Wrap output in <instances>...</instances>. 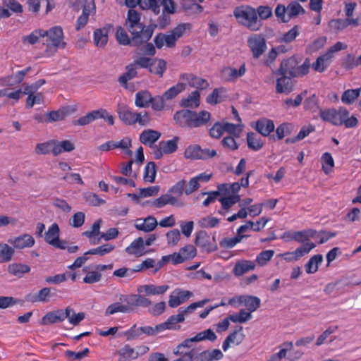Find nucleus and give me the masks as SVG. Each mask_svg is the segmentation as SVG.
<instances>
[{
    "label": "nucleus",
    "mask_w": 361,
    "mask_h": 361,
    "mask_svg": "<svg viewBox=\"0 0 361 361\" xmlns=\"http://www.w3.org/2000/svg\"><path fill=\"white\" fill-rule=\"evenodd\" d=\"M323 261L322 255L318 254L312 256L305 265V271L307 274H314L317 271L319 264Z\"/></svg>",
    "instance_id": "obj_40"
},
{
    "label": "nucleus",
    "mask_w": 361,
    "mask_h": 361,
    "mask_svg": "<svg viewBox=\"0 0 361 361\" xmlns=\"http://www.w3.org/2000/svg\"><path fill=\"white\" fill-rule=\"evenodd\" d=\"M246 72L245 65L243 64L238 70L233 67H226L223 69V74L227 80L233 81L243 76Z\"/></svg>",
    "instance_id": "obj_33"
},
{
    "label": "nucleus",
    "mask_w": 361,
    "mask_h": 361,
    "mask_svg": "<svg viewBox=\"0 0 361 361\" xmlns=\"http://www.w3.org/2000/svg\"><path fill=\"white\" fill-rule=\"evenodd\" d=\"M360 93L361 87L357 89L347 90L343 93L341 101L344 104H351L359 97Z\"/></svg>",
    "instance_id": "obj_42"
},
{
    "label": "nucleus",
    "mask_w": 361,
    "mask_h": 361,
    "mask_svg": "<svg viewBox=\"0 0 361 361\" xmlns=\"http://www.w3.org/2000/svg\"><path fill=\"white\" fill-rule=\"evenodd\" d=\"M176 123L180 127L192 128V111L183 109L176 111L173 115Z\"/></svg>",
    "instance_id": "obj_15"
},
{
    "label": "nucleus",
    "mask_w": 361,
    "mask_h": 361,
    "mask_svg": "<svg viewBox=\"0 0 361 361\" xmlns=\"http://www.w3.org/2000/svg\"><path fill=\"white\" fill-rule=\"evenodd\" d=\"M202 153V148L197 145H191L189 146L185 150V157L187 159H200V154Z\"/></svg>",
    "instance_id": "obj_60"
},
{
    "label": "nucleus",
    "mask_w": 361,
    "mask_h": 361,
    "mask_svg": "<svg viewBox=\"0 0 361 361\" xmlns=\"http://www.w3.org/2000/svg\"><path fill=\"white\" fill-rule=\"evenodd\" d=\"M319 114L323 121L335 126L344 125L346 128H353L357 124V119L353 116L348 117L349 111L345 108L321 109Z\"/></svg>",
    "instance_id": "obj_4"
},
{
    "label": "nucleus",
    "mask_w": 361,
    "mask_h": 361,
    "mask_svg": "<svg viewBox=\"0 0 361 361\" xmlns=\"http://www.w3.org/2000/svg\"><path fill=\"white\" fill-rule=\"evenodd\" d=\"M238 304L244 305L246 307L245 310L252 314L259 307L260 300L256 296L240 295L239 296Z\"/></svg>",
    "instance_id": "obj_23"
},
{
    "label": "nucleus",
    "mask_w": 361,
    "mask_h": 361,
    "mask_svg": "<svg viewBox=\"0 0 361 361\" xmlns=\"http://www.w3.org/2000/svg\"><path fill=\"white\" fill-rule=\"evenodd\" d=\"M185 90V83L178 82L176 85L170 87L163 94L166 100L175 98L178 94Z\"/></svg>",
    "instance_id": "obj_47"
},
{
    "label": "nucleus",
    "mask_w": 361,
    "mask_h": 361,
    "mask_svg": "<svg viewBox=\"0 0 361 361\" xmlns=\"http://www.w3.org/2000/svg\"><path fill=\"white\" fill-rule=\"evenodd\" d=\"M288 15L289 20L291 18H295L300 13H304L305 10L297 1H292L288 5Z\"/></svg>",
    "instance_id": "obj_57"
},
{
    "label": "nucleus",
    "mask_w": 361,
    "mask_h": 361,
    "mask_svg": "<svg viewBox=\"0 0 361 361\" xmlns=\"http://www.w3.org/2000/svg\"><path fill=\"white\" fill-rule=\"evenodd\" d=\"M300 27L295 25L288 32L282 34L279 38V42L290 43L295 39L299 35Z\"/></svg>",
    "instance_id": "obj_46"
},
{
    "label": "nucleus",
    "mask_w": 361,
    "mask_h": 361,
    "mask_svg": "<svg viewBox=\"0 0 361 361\" xmlns=\"http://www.w3.org/2000/svg\"><path fill=\"white\" fill-rule=\"evenodd\" d=\"M166 240L169 246L174 247L177 245L181 238L180 233L178 229H173L169 231L166 235Z\"/></svg>",
    "instance_id": "obj_61"
},
{
    "label": "nucleus",
    "mask_w": 361,
    "mask_h": 361,
    "mask_svg": "<svg viewBox=\"0 0 361 361\" xmlns=\"http://www.w3.org/2000/svg\"><path fill=\"white\" fill-rule=\"evenodd\" d=\"M218 189L221 191V194H228L231 192L233 195H236L240 189V185L238 183L221 184L218 185Z\"/></svg>",
    "instance_id": "obj_63"
},
{
    "label": "nucleus",
    "mask_w": 361,
    "mask_h": 361,
    "mask_svg": "<svg viewBox=\"0 0 361 361\" xmlns=\"http://www.w3.org/2000/svg\"><path fill=\"white\" fill-rule=\"evenodd\" d=\"M59 227L56 223L53 224L44 233L45 241L56 248L64 250L67 248V243L59 239Z\"/></svg>",
    "instance_id": "obj_8"
},
{
    "label": "nucleus",
    "mask_w": 361,
    "mask_h": 361,
    "mask_svg": "<svg viewBox=\"0 0 361 361\" xmlns=\"http://www.w3.org/2000/svg\"><path fill=\"white\" fill-rule=\"evenodd\" d=\"M161 327L159 324L155 326V327L149 326L137 327L136 324H135L127 332L128 339L138 338L143 334L147 336H154L162 331Z\"/></svg>",
    "instance_id": "obj_12"
},
{
    "label": "nucleus",
    "mask_w": 361,
    "mask_h": 361,
    "mask_svg": "<svg viewBox=\"0 0 361 361\" xmlns=\"http://www.w3.org/2000/svg\"><path fill=\"white\" fill-rule=\"evenodd\" d=\"M114 248L115 246L112 244H104L96 248L88 250L85 252V255H97L99 256H103L113 251Z\"/></svg>",
    "instance_id": "obj_52"
},
{
    "label": "nucleus",
    "mask_w": 361,
    "mask_h": 361,
    "mask_svg": "<svg viewBox=\"0 0 361 361\" xmlns=\"http://www.w3.org/2000/svg\"><path fill=\"white\" fill-rule=\"evenodd\" d=\"M245 235H237L236 236L233 238H223L219 244L221 247L224 248H232L236 244L240 243L242 239L245 237Z\"/></svg>",
    "instance_id": "obj_59"
},
{
    "label": "nucleus",
    "mask_w": 361,
    "mask_h": 361,
    "mask_svg": "<svg viewBox=\"0 0 361 361\" xmlns=\"http://www.w3.org/2000/svg\"><path fill=\"white\" fill-rule=\"evenodd\" d=\"M40 37H44V30L37 29L30 35L23 37L22 40L24 44L33 45L39 42Z\"/></svg>",
    "instance_id": "obj_49"
},
{
    "label": "nucleus",
    "mask_w": 361,
    "mask_h": 361,
    "mask_svg": "<svg viewBox=\"0 0 361 361\" xmlns=\"http://www.w3.org/2000/svg\"><path fill=\"white\" fill-rule=\"evenodd\" d=\"M113 28V25L108 24L102 28L96 29L94 31V43L99 48L104 47L108 42V34Z\"/></svg>",
    "instance_id": "obj_16"
},
{
    "label": "nucleus",
    "mask_w": 361,
    "mask_h": 361,
    "mask_svg": "<svg viewBox=\"0 0 361 361\" xmlns=\"http://www.w3.org/2000/svg\"><path fill=\"white\" fill-rule=\"evenodd\" d=\"M242 331L243 327L238 326V329L227 336L228 341H230L232 344L240 345L245 338V335Z\"/></svg>",
    "instance_id": "obj_55"
},
{
    "label": "nucleus",
    "mask_w": 361,
    "mask_h": 361,
    "mask_svg": "<svg viewBox=\"0 0 361 361\" xmlns=\"http://www.w3.org/2000/svg\"><path fill=\"white\" fill-rule=\"evenodd\" d=\"M157 219L152 216H149L145 219H137L135 223V227L139 231L146 233L152 231L157 226Z\"/></svg>",
    "instance_id": "obj_21"
},
{
    "label": "nucleus",
    "mask_w": 361,
    "mask_h": 361,
    "mask_svg": "<svg viewBox=\"0 0 361 361\" xmlns=\"http://www.w3.org/2000/svg\"><path fill=\"white\" fill-rule=\"evenodd\" d=\"M298 63L297 59L294 56L284 59L281 61L276 73L279 75H284L291 78H295L296 68Z\"/></svg>",
    "instance_id": "obj_13"
},
{
    "label": "nucleus",
    "mask_w": 361,
    "mask_h": 361,
    "mask_svg": "<svg viewBox=\"0 0 361 361\" xmlns=\"http://www.w3.org/2000/svg\"><path fill=\"white\" fill-rule=\"evenodd\" d=\"M169 286L168 285L155 286L154 284L141 285L137 287V292L140 295L143 293L145 296L152 295H161L164 294Z\"/></svg>",
    "instance_id": "obj_19"
},
{
    "label": "nucleus",
    "mask_w": 361,
    "mask_h": 361,
    "mask_svg": "<svg viewBox=\"0 0 361 361\" xmlns=\"http://www.w3.org/2000/svg\"><path fill=\"white\" fill-rule=\"evenodd\" d=\"M47 37L44 54L45 56H54L58 49H64L67 47L65 41L63 30L61 26H54L49 30H44V37Z\"/></svg>",
    "instance_id": "obj_3"
},
{
    "label": "nucleus",
    "mask_w": 361,
    "mask_h": 361,
    "mask_svg": "<svg viewBox=\"0 0 361 361\" xmlns=\"http://www.w3.org/2000/svg\"><path fill=\"white\" fill-rule=\"evenodd\" d=\"M229 319L234 323H245L252 319V314L245 310L242 309L238 313L229 315Z\"/></svg>",
    "instance_id": "obj_51"
},
{
    "label": "nucleus",
    "mask_w": 361,
    "mask_h": 361,
    "mask_svg": "<svg viewBox=\"0 0 361 361\" xmlns=\"http://www.w3.org/2000/svg\"><path fill=\"white\" fill-rule=\"evenodd\" d=\"M224 132L226 131L230 134H233L234 136L238 137L243 130V125L240 123L238 124H233L230 123H225L223 125Z\"/></svg>",
    "instance_id": "obj_64"
},
{
    "label": "nucleus",
    "mask_w": 361,
    "mask_h": 361,
    "mask_svg": "<svg viewBox=\"0 0 361 361\" xmlns=\"http://www.w3.org/2000/svg\"><path fill=\"white\" fill-rule=\"evenodd\" d=\"M247 142L249 148L257 151L263 147V142L261 137L253 132H250L247 135Z\"/></svg>",
    "instance_id": "obj_41"
},
{
    "label": "nucleus",
    "mask_w": 361,
    "mask_h": 361,
    "mask_svg": "<svg viewBox=\"0 0 361 361\" xmlns=\"http://www.w3.org/2000/svg\"><path fill=\"white\" fill-rule=\"evenodd\" d=\"M52 152L54 154V142L53 140H48L44 142L38 143L35 148V153L37 155H45Z\"/></svg>",
    "instance_id": "obj_45"
},
{
    "label": "nucleus",
    "mask_w": 361,
    "mask_h": 361,
    "mask_svg": "<svg viewBox=\"0 0 361 361\" xmlns=\"http://www.w3.org/2000/svg\"><path fill=\"white\" fill-rule=\"evenodd\" d=\"M30 270L31 269L27 264L18 262L10 264L7 267L8 274L18 278H22L25 274L29 273Z\"/></svg>",
    "instance_id": "obj_29"
},
{
    "label": "nucleus",
    "mask_w": 361,
    "mask_h": 361,
    "mask_svg": "<svg viewBox=\"0 0 361 361\" xmlns=\"http://www.w3.org/2000/svg\"><path fill=\"white\" fill-rule=\"evenodd\" d=\"M192 25L190 23H184L178 25L171 32L176 37L178 40L186 34H188L191 30Z\"/></svg>",
    "instance_id": "obj_50"
},
{
    "label": "nucleus",
    "mask_w": 361,
    "mask_h": 361,
    "mask_svg": "<svg viewBox=\"0 0 361 361\" xmlns=\"http://www.w3.org/2000/svg\"><path fill=\"white\" fill-rule=\"evenodd\" d=\"M189 361H216L223 357L222 352L219 349L204 350L199 353L195 348L188 352Z\"/></svg>",
    "instance_id": "obj_6"
},
{
    "label": "nucleus",
    "mask_w": 361,
    "mask_h": 361,
    "mask_svg": "<svg viewBox=\"0 0 361 361\" xmlns=\"http://www.w3.org/2000/svg\"><path fill=\"white\" fill-rule=\"evenodd\" d=\"M116 38L118 42L124 46H133V37L130 38L128 33L123 27L119 26L116 29Z\"/></svg>",
    "instance_id": "obj_43"
},
{
    "label": "nucleus",
    "mask_w": 361,
    "mask_h": 361,
    "mask_svg": "<svg viewBox=\"0 0 361 361\" xmlns=\"http://www.w3.org/2000/svg\"><path fill=\"white\" fill-rule=\"evenodd\" d=\"M140 19V14L137 11H128L125 25L133 37V46H139L148 42L154 32L153 27L145 25Z\"/></svg>",
    "instance_id": "obj_1"
},
{
    "label": "nucleus",
    "mask_w": 361,
    "mask_h": 361,
    "mask_svg": "<svg viewBox=\"0 0 361 361\" xmlns=\"http://www.w3.org/2000/svg\"><path fill=\"white\" fill-rule=\"evenodd\" d=\"M317 231L312 229L303 230L300 231H288L283 233L282 238L286 241L295 240L298 243H307L310 238H313Z\"/></svg>",
    "instance_id": "obj_11"
},
{
    "label": "nucleus",
    "mask_w": 361,
    "mask_h": 361,
    "mask_svg": "<svg viewBox=\"0 0 361 361\" xmlns=\"http://www.w3.org/2000/svg\"><path fill=\"white\" fill-rule=\"evenodd\" d=\"M117 113L119 118L126 125H134V119L137 112L133 111L124 104H118L117 106Z\"/></svg>",
    "instance_id": "obj_18"
},
{
    "label": "nucleus",
    "mask_w": 361,
    "mask_h": 361,
    "mask_svg": "<svg viewBox=\"0 0 361 361\" xmlns=\"http://www.w3.org/2000/svg\"><path fill=\"white\" fill-rule=\"evenodd\" d=\"M8 243L13 246V248L21 250L32 247L35 241L32 235L25 233L19 236L10 238Z\"/></svg>",
    "instance_id": "obj_14"
},
{
    "label": "nucleus",
    "mask_w": 361,
    "mask_h": 361,
    "mask_svg": "<svg viewBox=\"0 0 361 361\" xmlns=\"http://www.w3.org/2000/svg\"><path fill=\"white\" fill-rule=\"evenodd\" d=\"M51 296V288H42L37 295H27L25 297V299L27 301H30L32 302H46L49 300V298Z\"/></svg>",
    "instance_id": "obj_36"
},
{
    "label": "nucleus",
    "mask_w": 361,
    "mask_h": 361,
    "mask_svg": "<svg viewBox=\"0 0 361 361\" xmlns=\"http://www.w3.org/2000/svg\"><path fill=\"white\" fill-rule=\"evenodd\" d=\"M177 199L173 196H171L170 194H164L162 195L159 198L154 200L153 202H152V205L157 207L161 208L166 204H171L173 205L176 204Z\"/></svg>",
    "instance_id": "obj_44"
},
{
    "label": "nucleus",
    "mask_w": 361,
    "mask_h": 361,
    "mask_svg": "<svg viewBox=\"0 0 361 361\" xmlns=\"http://www.w3.org/2000/svg\"><path fill=\"white\" fill-rule=\"evenodd\" d=\"M247 42L254 59H259L267 48L266 39L262 35H251Z\"/></svg>",
    "instance_id": "obj_7"
},
{
    "label": "nucleus",
    "mask_w": 361,
    "mask_h": 361,
    "mask_svg": "<svg viewBox=\"0 0 361 361\" xmlns=\"http://www.w3.org/2000/svg\"><path fill=\"white\" fill-rule=\"evenodd\" d=\"M71 307H67L65 310L59 309L54 311L49 312L42 319V325L52 324L56 322H63L69 315Z\"/></svg>",
    "instance_id": "obj_10"
},
{
    "label": "nucleus",
    "mask_w": 361,
    "mask_h": 361,
    "mask_svg": "<svg viewBox=\"0 0 361 361\" xmlns=\"http://www.w3.org/2000/svg\"><path fill=\"white\" fill-rule=\"evenodd\" d=\"M178 137L167 141L159 142L157 146L153 147V155L154 159H159L164 154H171L176 151Z\"/></svg>",
    "instance_id": "obj_9"
},
{
    "label": "nucleus",
    "mask_w": 361,
    "mask_h": 361,
    "mask_svg": "<svg viewBox=\"0 0 361 361\" xmlns=\"http://www.w3.org/2000/svg\"><path fill=\"white\" fill-rule=\"evenodd\" d=\"M185 311H179V313L176 315L171 316L165 322L160 324L161 326V331L165 329H176V324L180 322H183L185 319Z\"/></svg>",
    "instance_id": "obj_34"
},
{
    "label": "nucleus",
    "mask_w": 361,
    "mask_h": 361,
    "mask_svg": "<svg viewBox=\"0 0 361 361\" xmlns=\"http://www.w3.org/2000/svg\"><path fill=\"white\" fill-rule=\"evenodd\" d=\"M240 200L239 195H232L228 197H221L219 199L221 203L222 209L228 211L233 204Z\"/></svg>",
    "instance_id": "obj_54"
},
{
    "label": "nucleus",
    "mask_w": 361,
    "mask_h": 361,
    "mask_svg": "<svg viewBox=\"0 0 361 361\" xmlns=\"http://www.w3.org/2000/svg\"><path fill=\"white\" fill-rule=\"evenodd\" d=\"M54 156H58L64 152H71L75 148V144L68 140L59 141L53 140Z\"/></svg>",
    "instance_id": "obj_26"
},
{
    "label": "nucleus",
    "mask_w": 361,
    "mask_h": 361,
    "mask_svg": "<svg viewBox=\"0 0 361 361\" xmlns=\"http://www.w3.org/2000/svg\"><path fill=\"white\" fill-rule=\"evenodd\" d=\"M200 94L197 90L192 92L187 97L183 98L180 105L184 108H197L200 106Z\"/></svg>",
    "instance_id": "obj_31"
},
{
    "label": "nucleus",
    "mask_w": 361,
    "mask_h": 361,
    "mask_svg": "<svg viewBox=\"0 0 361 361\" xmlns=\"http://www.w3.org/2000/svg\"><path fill=\"white\" fill-rule=\"evenodd\" d=\"M156 173V164L152 161L147 163L145 169L144 180L149 183H153L155 180Z\"/></svg>",
    "instance_id": "obj_53"
},
{
    "label": "nucleus",
    "mask_w": 361,
    "mask_h": 361,
    "mask_svg": "<svg viewBox=\"0 0 361 361\" xmlns=\"http://www.w3.org/2000/svg\"><path fill=\"white\" fill-rule=\"evenodd\" d=\"M255 130L262 136L267 137L274 130V123L271 120L262 118L255 123Z\"/></svg>",
    "instance_id": "obj_27"
},
{
    "label": "nucleus",
    "mask_w": 361,
    "mask_h": 361,
    "mask_svg": "<svg viewBox=\"0 0 361 361\" xmlns=\"http://www.w3.org/2000/svg\"><path fill=\"white\" fill-rule=\"evenodd\" d=\"M211 119V114L207 111H192V128L207 125Z\"/></svg>",
    "instance_id": "obj_30"
},
{
    "label": "nucleus",
    "mask_w": 361,
    "mask_h": 361,
    "mask_svg": "<svg viewBox=\"0 0 361 361\" xmlns=\"http://www.w3.org/2000/svg\"><path fill=\"white\" fill-rule=\"evenodd\" d=\"M233 16L238 23L251 31H257L262 27L258 20L256 9L249 5H241L233 10Z\"/></svg>",
    "instance_id": "obj_5"
},
{
    "label": "nucleus",
    "mask_w": 361,
    "mask_h": 361,
    "mask_svg": "<svg viewBox=\"0 0 361 361\" xmlns=\"http://www.w3.org/2000/svg\"><path fill=\"white\" fill-rule=\"evenodd\" d=\"M274 251L272 250H264L261 252L256 257V262L259 266H264L273 257Z\"/></svg>",
    "instance_id": "obj_62"
},
{
    "label": "nucleus",
    "mask_w": 361,
    "mask_h": 361,
    "mask_svg": "<svg viewBox=\"0 0 361 361\" xmlns=\"http://www.w3.org/2000/svg\"><path fill=\"white\" fill-rule=\"evenodd\" d=\"M119 300L121 302H114L107 307L105 315L109 316L118 312L130 313L137 307H147L152 305V301L145 295L140 294L121 295Z\"/></svg>",
    "instance_id": "obj_2"
},
{
    "label": "nucleus",
    "mask_w": 361,
    "mask_h": 361,
    "mask_svg": "<svg viewBox=\"0 0 361 361\" xmlns=\"http://www.w3.org/2000/svg\"><path fill=\"white\" fill-rule=\"evenodd\" d=\"M15 250L6 243H0V263L8 262L12 259Z\"/></svg>",
    "instance_id": "obj_39"
},
{
    "label": "nucleus",
    "mask_w": 361,
    "mask_h": 361,
    "mask_svg": "<svg viewBox=\"0 0 361 361\" xmlns=\"http://www.w3.org/2000/svg\"><path fill=\"white\" fill-rule=\"evenodd\" d=\"M166 69V62L164 59L154 58L152 65L149 66V71L151 73L159 75V78H162Z\"/></svg>",
    "instance_id": "obj_37"
},
{
    "label": "nucleus",
    "mask_w": 361,
    "mask_h": 361,
    "mask_svg": "<svg viewBox=\"0 0 361 361\" xmlns=\"http://www.w3.org/2000/svg\"><path fill=\"white\" fill-rule=\"evenodd\" d=\"M118 355V361H129L138 358V354L135 353L134 348L126 345L116 352Z\"/></svg>",
    "instance_id": "obj_35"
},
{
    "label": "nucleus",
    "mask_w": 361,
    "mask_h": 361,
    "mask_svg": "<svg viewBox=\"0 0 361 361\" xmlns=\"http://www.w3.org/2000/svg\"><path fill=\"white\" fill-rule=\"evenodd\" d=\"M281 77L276 80V91L279 94H288L293 90L291 77L280 75Z\"/></svg>",
    "instance_id": "obj_28"
},
{
    "label": "nucleus",
    "mask_w": 361,
    "mask_h": 361,
    "mask_svg": "<svg viewBox=\"0 0 361 361\" xmlns=\"http://www.w3.org/2000/svg\"><path fill=\"white\" fill-rule=\"evenodd\" d=\"M126 252L129 255L140 257L147 253L145 250V240L139 237L133 240L129 246L126 248Z\"/></svg>",
    "instance_id": "obj_25"
},
{
    "label": "nucleus",
    "mask_w": 361,
    "mask_h": 361,
    "mask_svg": "<svg viewBox=\"0 0 361 361\" xmlns=\"http://www.w3.org/2000/svg\"><path fill=\"white\" fill-rule=\"evenodd\" d=\"M192 293L189 290H175L169 297V305L171 307H176L186 300H188Z\"/></svg>",
    "instance_id": "obj_24"
},
{
    "label": "nucleus",
    "mask_w": 361,
    "mask_h": 361,
    "mask_svg": "<svg viewBox=\"0 0 361 361\" xmlns=\"http://www.w3.org/2000/svg\"><path fill=\"white\" fill-rule=\"evenodd\" d=\"M255 269V262L246 259H241L236 262L232 272L233 275L235 276H241L245 273L250 271H252Z\"/></svg>",
    "instance_id": "obj_22"
},
{
    "label": "nucleus",
    "mask_w": 361,
    "mask_h": 361,
    "mask_svg": "<svg viewBox=\"0 0 361 361\" xmlns=\"http://www.w3.org/2000/svg\"><path fill=\"white\" fill-rule=\"evenodd\" d=\"M161 134L159 131L147 129L143 130L140 135V141L145 145L149 146L153 150V147L157 146L155 142L160 138Z\"/></svg>",
    "instance_id": "obj_17"
},
{
    "label": "nucleus",
    "mask_w": 361,
    "mask_h": 361,
    "mask_svg": "<svg viewBox=\"0 0 361 361\" xmlns=\"http://www.w3.org/2000/svg\"><path fill=\"white\" fill-rule=\"evenodd\" d=\"M322 169L326 174L329 173L334 166V161L331 154L329 152L324 153L322 157Z\"/></svg>",
    "instance_id": "obj_56"
},
{
    "label": "nucleus",
    "mask_w": 361,
    "mask_h": 361,
    "mask_svg": "<svg viewBox=\"0 0 361 361\" xmlns=\"http://www.w3.org/2000/svg\"><path fill=\"white\" fill-rule=\"evenodd\" d=\"M68 114V110L66 108H63L57 111H51L47 116L49 121L54 122L64 119Z\"/></svg>",
    "instance_id": "obj_58"
},
{
    "label": "nucleus",
    "mask_w": 361,
    "mask_h": 361,
    "mask_svg": "<svg viewBox=\"0 0 361 361\" xmlns=\"http://www.w3.org/2000/svg\"><path fill=\"white\" fill-rule=\"evenodd\" d=\"M152 94L147 90L140 91L135 94V104L137 107L146 108L150 104Z\"/></svg>",
    "instance_id": "obj_38"
},
{
    "label": "nucleus",
    "mask_w": 361,
    "mask_h": 361,
    "mask_svg": "<svg viewBox=\"0 0 361 361\" xmlns=\"http://www.w3.org/2000/svg\"><path fill=\"white\" fill-rule=\"evenodd\" d=\"M140 7L142 10H152L154 13L160 12V0H140Z\"/></svg>",
    "instance_id": "obj_48"
},
{
    "label": "nucleus",
    "mask_w": 361,
    "mask_h": 361,
    "mask_svg": "<svg viewBox=\"0 0 361 361\" xmlns=\"http://www.w3.org/2000/svg\"><path fill=\"white\" fill-rule=\"evenodd\" d=\"M177 39L171 32L168 34L159 33L154 39V42L158 49H161L164 45L172 48L176 46Z\"/></svg>",
    "instance_id": "obj_20"
},
{
    "label": "nucleus",
    "mask_w": 361,
    "mask_h": 361,
    "mask_svg": "<svg viewBox=\"0 0 361 361\" xmlns=\"http://www.w3.org/2000/svg\"><path fill=\"white\" fill-rule=\"evenodd\" d=\"M125 70V73L120 75L118 80L121 85L127 87L128 82L137 75V71L132 63L126 66Z\"/></svg>",
    "instance_id": "obj_32"
}]
</instances>
